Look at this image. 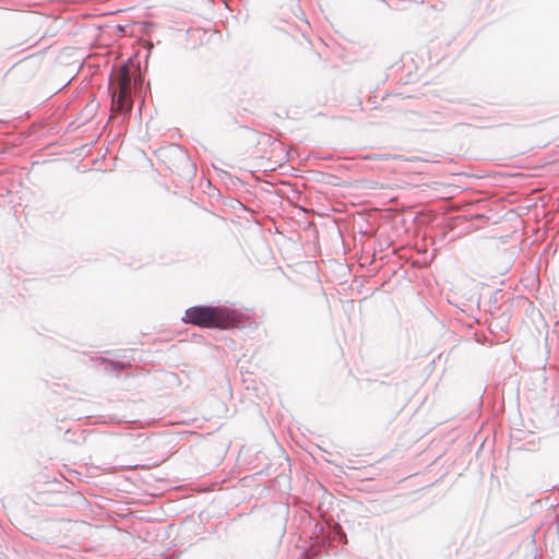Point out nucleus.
Instances as JSON below:
<instances>
[{
	"mask_svg": "<svg viewBox=\"0 0 559 559\" xmlns=\"http://www.w3.org/2000/svg\"><path fill=\"white\" fill-rule=\"evenodd\" d=\"M182 320L199 328L228 330L243 326L249 318L225 306H193L186 310Z\"/></svg>",
	"mask_w": 559,
	"mask_h": 559,
	"instance_id": "obj_1",
	"label": "nucleus"
},
{
	"mask_svg": "<svg viewBox=\"0 0 559 559\" xmlns=\"http://www.w3.org/2000/svg\"><path fill=\"white\" fill-rule=\"evenodd\" d=\"M141 83L140 68L132 62L124 63L111 72L109 93L112 114L131 111L133 107L132 91L136 84Z\"/></svg>",
	"mask_w": 559,
	"mask_h": 559,
	"instance_id": "obj_2",
	"label": "nucleus"
}]
</instances>
